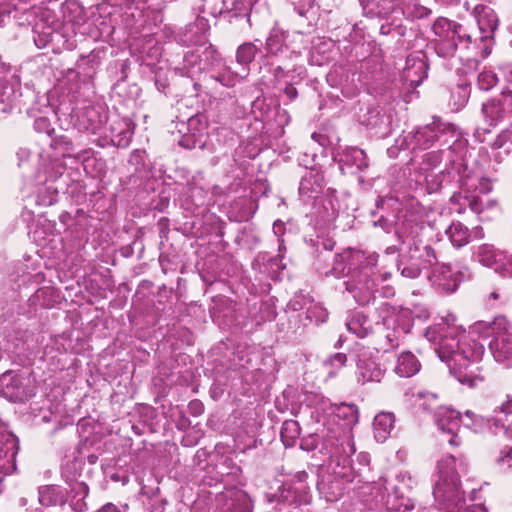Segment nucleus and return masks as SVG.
<instances>
[{
  "mask_svg": "<svg viewBox=\"0 0 512 512\" xmlns=\"http://www.w3.org/2000/svg\"><path fill=\"white\" fill-rule=\"evenodd\" d=\"M512 326L505 316H497L493 321H478L467 334L456 324L452 314L441 318V321L429 327L425 332L428 341L436 344L435 352L439 359L446 363L449 372L455 380L462 384H474L485 381L480 373L470 369L471 364L480 360L484 354V345L477 342L472 333L483 338L493 339L512 335Z\"/></svg>",
  "mask_w": 512,
  "mask_h": 512,
  "instance_id": "nucleus-1",
  "label": "nucleus"
},
{
  "mask_svg": "<svg viewBox=\"0 0 512 512\" xmlns=\"http://www.w3.org/2000/svg\"><path fill=\"white\" fill-rule=\"evenodd\" d=\"M427 232L429 229L419 224H411L403 231L402 243L407 251L401 255L398 264L402 276L415 279L423 269L437 264L435 250L425 241Z\"/></svg>",
  "mask_w": 512,
  "mask_h": 512,
  "instance_id": "nucleus-2",
  "label": "nucleus"
},
{
  "mask_svg": "<svg viewBox=\"0 0 512 512\" xmlns=\"http://www.w3.org/2000/svg\"><path fill=\"white\" fill-rule=\"evenodd\" d=\"M378 323L383 326L382 335L386 341L385 352L397 349L404 343L413 326L412 313L409 309H397L387 302L377 309Z\"/></svg>",
  "mask_w": 512,
  "mask_h": 512,
  "instance_id": "nucleus-3",
  "label": "nucleus"
},
{
  "mask_svg": "<svg viewBox=\"0 0 512 512\" xmlns=\"http://www.w3.org/2000/svg\"><path fill=\"white\" fill-rule=\"evenodd\" d=\"M432 31L434 48L440 57H453L458 48L470 49L472 45L471 35L466 29L447 18H437L432 25Z\"/></svg>",
  "mask_w": 512,
  "mask_h": 512,
  "instance_id": "nucleus-4",
  "label": "nucleus"
},
{
  "mask_svg": "<svg viewBox=\"0 0 512 512\" xmlns=\"http://www.w3.org/2000/svg\"><path fill=\"white\" fill-rule=\"evenodd\" d=\"M415 403L424 409L436 411V421L438 428L447 434H451L448 442L452 446H459L461 440L457 435L460 428V413L448 406L440 404V400L437 393L428 391L427 389L418 391L415 395Z\"/></svg>",
  "mask_w": 512,
  "mask_h": 512,
  "instance_id": "nucleus-5",
  "label": "nucleus"
},
{
  "mask_svg": "<svg viewBox=\"0 0 512 512\" xmlns=\"http://www.w3.org/2000/svg\"><path fill=\"white\" fill-rule=\"evenodd\" d=\"M459 136L460 133L453 124L435 119L431 124L418 128L414 133H409L405 141L412 150H424L430 148L435 141L452 147Z\"/></svg>",
  "mask_w": 512,
  "mask_h": 512,
  "instance_id": "nucleus-6",
  "label": "nucleus"
},
{
  "mask_svg": "<svg viewBox=\"0 0 512 512\" xmlns=\"http://www.w3.org/2000/svg\"><path fill=\"white\" fill-rule=\"evenodd\" d=\"M377 260V254L366 255L363 251L348 248L334 256L330 274L336 278H340L346 273L357 270V267L376 265Z\"/></svg>",
  "mask_w": 512,
  "mask_h": 512,
  "instance_id": "nucleus-7",
  "label": "nucleus"
},
{
  "mask_svg": "<svg viewBox=\"0 0 512 512\" xmlns=\"http://www.w3.org/2000/svg\"><path fill=\"white\" fill-rule=\"evenodd\" d=\"M375 265L367 267H357L351 278L345 283L346 290L353 295V298L361 305L369 303L376 287L374 279L371 277L372 268Z\"/></svg>",
  "mask_w": 512,
  "mask_h": 512,
  "instance_id": "nucleus-8",
  "label": "nucleus"
},
{
  "mask_svg": "<svg viewBox=\"0 0 512 512\" xmlns=\"http://www.w3.org/2000/svg\"><path fill=\"white\" fill-rule=\"evenodd\" d=\"M512 114V91H503L498 97L491 98L482 104V115L489 127Z\"/></svg>",
  "mask_w": 512,
  "mask_h": 512,
  "instance_id": "nucleus-9",
  "label": "nucleus"
},
{
  "mask_svg": "<svg viewBox=\"0 0 512 512\" xmlns=\"http://www.w3.org/2000/svg\"><path fill=\"white\" fill-rule=\"evenodd\" d=\"M428 65L423 56L409 55L406 58L401 78L410 87L419 86L427 77Z\"/></svg>",
  "mask_w": 512,
  "mask_h": 512,
  "instance_id": "nucleus-10",
  "label": "nucleus"
},
{
  "mask_svg": "<svg viewBox=\"0 0 512 512\" xmlns=\"http://www.w3.org/2000/svg\"><path fill=\"white\" fill-rule=\"evenodd\" d=\"M432 268V279L435 284L446 292H454L457 289L459 280L450 265L437 262Z\"/></svg>",
  "mask_w": 512,
  "mask_h": 512,
  "instance_id": "nucleus-11",
  "label": "nucleus"
},
{
  "mask_svg": "<svg viewBox=\"0 0 512 512\" xmlns=\"http://www.w3.org/2000/svg\"><path fill=\"white\" fill-rule=\"evenodd\" d=\"M339 162L356 171H364L368 168L369 162L364 150L358 147H346L339 154Z\"/></svg>",
  "mask_w": 512,
  "mask_h": 512,
  "instance_id": "nucleus-12",
  "label": "nucleus"
},
{
  "mask_svg": "<svg viewBox=\"0 0 512 512\" xmlns=\"http://www.w3.org/2000/svg\"><path fill=\"white\" fill-rule=\"evenodd\" d=\"M505 251L499 250L492 244L484 243L474 248L473 258L481 265L493 268L503 260Z\"/></svg>",
  "mask_w": 512,
  "mask_h": 512,
  "instance_id": "nucleus-13",
  "label": "nucleus"
},
{
  "mask_svg": "<svg viewBox=\"0 0 512 512\" xmlns=\"http://www.w3.org/2000/svg\"><path fill=\"white\" fill-rule=\"evenodd\" d=\"M512 335L503 336L502 338L492 339L489 343L494 359L504 364L512 366Z\"/></svg>",
  "mask_w": 512,
  "mask_h": 512,
  "instance_id": "nucleus-14",
  "label": "nucleus"
},
{
  "mask_svg": "<svg viewBox=\"0 0 512 512\" xmlns=\"http://www.w3.org/2000/svg\"><path fill=\"white\" fill-rule=\"evenodd\" d=\"M106 120V114L96 107H87L78 117L79 125L94 134L100 131Z\"/></svg>",
  "mask_w": 512,
  "mask_h": 512,
  "instance_id": "nucleus-15",
  "label": "nucleus"
},
{
  "mask_svg": "<svg viewBox=\"0 0 512 512\" xmlns=\"http://www.w3.org/2000/svg\"><path fill=\"white\" fill-rule=\"evenodd\" d=\"M477 23L481 31L480 40L483 41L491 37L498 27V17L489 7H482L478 10Z\"/></svg>",
  "mask_w": 512,
  "mask_h": 512,
  "instance_id": "nucleus-16",
  "label": "nucleus"
},
{
  "mask_svg": "<svg viewBox=\"0 0 512 512\" xmlns=\"http://www.w3.org/2000/svg\"><path fill=\"white\" fill-rule=\"evenodd\" d=\"M323 177L322 175L314 170L307 171L302 177L299 192L303 196L309 198L315 197L314 194H318L322 189Z\"/></svg>",
  "mask_w": 512,
  "mask_h": 512,
  "instance_id": "nucleus-17",
  "label": "nucleus"
},
{
  "mask_svg": "<svg viewBox=\"0 0 512 512\" xmlns=\"http://www.w3.org/2000/svg\"><path fill=\"white\" fill-rule=\"evenodd\" d=\"M421 367L420 362L411 352L402 353L395 366V372L400 377L409 378L419 372Z\"/></svg>",
  "mask_w": 512,
  "mask_h": 512,
  "instance_id": "nucleus-18",
  "label": "nucleus"
},
{
  "mask_svg": "<svg viewBox=\"0 0 512 512\" xmlns=\"http://www.w3.org/2000/svg\"><path fill=\"white\" fill-rule=\"evenodd\" d=\"M299 68L294 65H278L273 69L275 85L279 88L290 84H296L300 79Z\"/></svg>",
  "mask_w": 512,
  "mask_h": 512,
  "instance_id": "nucleus-19",
  "label": "nucleus"
},
{
  "mask_svg": "<svg viewBox=\"0 0 512 512\" xmlns=\"http://www.w3.org/2000/svg\"><path fill=\"white\" fill-rule=\"evenodd\" d=\"M489 133V129L478 127L474 132V137L481 143L488 142L494 149H500L507 144L512 146V124L507 129L501 131L492 142H489L487 139Z\"/></svg>",
  "mask_w": 512,
  "mask_h": 512,
  "instance_id": "nucleus-20",
  "label": "nucleus"
},
{
  "mask_svg": "<svg viewBox=\"0 0 512 512\" xmlns=\"http://www.w3.org/2000/svg\"><path fill=\"white\" fill-rule=\"evenodd\" d=\"M358 371H359V381H362L363 384L366 382H376L379 383L382 380L384 371L381 369L380 365L375 361H364L360 360L358 363Z\"/></svg>",
  "mask_w": 512,
  "mask_h": 512,
  "instance_id": "nucleus-21",
  "label": "nucleus"
},
{
  "mask_svg": "<svg viewBox=\"0 0 512 512\" xmlns=\"http://www.w3.org/2000/svg\"><path fill=\"white\" fill-rule=\"evenodd\" d=\"M438 467L441 477L445 481L449 480L453 490L457 492L460 484V476L456 469V458L453 455H449L441 460Z\"/></svg>",
  "mask_w": 512,
  "mask_h": 512,
  "instance_id": "nucleus-22",
  "label": "nucleus"
},
{
  "mask_svg": "<svg viewBox=\"0 0 512 512\" xmlns=\"http://www.w3.org/2000/svg\"><path fill=\"white\" fill-rule=\"evenodd\" d=\"M468 207L476 214L484 212H498L500 210L499 203L496 199H483L478 195H467Z\"/></svg>",
  "mask_w": 512,
  "mask_h": 512,
  "instance_id": "nucleus-23",
  "label": "nucleus"
},
{
  "mask_svg": "<svg viewBox=\"0 0 512 512\" xmlns=\"http://www.w3.org/2000/svg\"><path fill=\"white\" fill-rule=\"evenodd\" d=\"M446 234L452 245L456 248L465 246L470 240V231L461 222L451 223V225L446 229Z\"/></svg>",
  "mask_w": 512,
  "mask_h": 512,
  "instance_id": "nucleus-24",
  "label": "nucleus"
},
{
  "mask_svg": "<svg viewBox=\"0 0 512 512\" xmlns=\"http://www.w3.org/2000/svg\"><path fill=\"white\" fill-rule=\"evenodd\" d=\"M347 329L359 338L366 337L372 331V323L362 313H355L346 323Z\"/></svg>",
  "mask_w": 512,
  "mask_h": 512,
  "instance_id": "nucleus-25",
  "label": "nucleus"
},
{
  "mask_svg": "<svg viewBox=\"0 0 512 512\" xmlns=\"http://www.w3.org/2000/svg\"><path fill=\"white\" fill-rule=\"evenodd\" d=\"M300 425L296 420H286L281 428V440L286 447H293L300 436Z\"/></svg>",
  "mask_w": 512,
  "mask_h": 512,
  "instance_id": "nucleus-26",
  "label": "nucleus"
},
{
  "mask_svg": "<svg viewBox=\"0 0 512 512\" xmlns=\"http://www.w3.org/2000/svg\"><path fill=\"white\" fill-rule=\"evenodd\" d=\"M132 135L133 132L126 122L119 123V129L115 127L111 129V140L118 147H127L131 142Z\"/></svg>",
  "mask_w": 512,
  "mask_h": 512,
  "instance_id": "nucleus-27",
  "label": "nucleus"
},
{
  "mask_svg": "<svg viewBox=\"0 0 512 512\" xmlns=\"http://www.w3.org/2000/svg\"><path fill=\"white\" fill-rule=\"evenodd\" d=\"M464 185L471 190L474 195L487 194L492 190L490 179L485 177L470 178L464 181Z\"/></svg>",
  "mask_w": 512,
  "mask_h": 512,
  "instance_id": "nucleus-28",
  "label": "nucleus"
},
{
  "mask_svg": "<svg viewBox=\"0 0 512 512\" xmlns=\"http://www.w3.org/2000/svg\"><path fill=\"white\" fill-rule=\"evenodd\" d=\"M285 41V34L282 30L274 28L270 31L266 40V47L270 53L277 54L282 50Z\"/></svg>",
  "mask_w": 512,
  "mask_h": 512,
  "instance_id": "nucleus-29",
  "label": "nucleus"
},
{
  "mask_svg": "<svg viewBox=\"0 0 512 512\" xmlns=\"http://www.w3.org/2000/svg\"><path fill=\"white\" fill-rule=\"evenodd\" d=\"M347 361V356L344 353H335L331 355L325 362L324 368L326 369L329 377H333L342 369Z\"/></svg>",
  "mask_w": 512,
  "mask_h": 512,
  "instance_id": "nucleus-30",
  "label": "nucleus"
},
{
  "mask_svg": "<svg viewBox=\"0 0 512 512\" xmlns=\"http://www.w3.org/2000/svg\"><path fill=\"white\" fill-rule=\"evenodd\" d=\"M257 51V47L251 42L240 45L236 53L237 62L240 64L251 63L255 58Z\"/></svg>",
  "mask_w": 512,
  "mask_h": 512,
  "instance_id": "nucleus-31",
  "label": "nucleus"
},
{
  "mask_svg": "<svg viewBox=\"0 0 512 512\" xmlns=\"http://www.w3.org/2000/svg\"><path fill=\"white\" fill-rule=\"evenodd\" d=\"M441 160V151L438 150L427 152L422 156V161L419 163V169L422 172L427 173L430 170H433L435 167H437V165L440 164Z\"/></svg>",
  "mask_w": 512,
  "mask_h": 512,
  "instance_id": "nucleus-32",
  "label": "nucleus"
},
{
  "mask_svg": "<svg viewBox=\"0 0 512 512\" xmlns=\"http://www.w3.org/2000/svg\"><path fill=\"white\" fill-rule=\"evenodd\" d=\"M498 82L497 75L491 70H483L478 74L477 86L480 90L488 91Z\"/></svg>",
  "mask_w": 512,
  "mask_h": 512,
  "instance_id": "nucleus-33",
  "label": "nucleus"
},
{
  "mask_svg": "<svg viewBox=\"0 0 512 512\" xmlns=\"http://www.w3.org/2000/svg\"><path fill=\"white\" fill-rule=\"evenodd\" d=\"M446 174L444 171H440L439 173L427 172L424 181L427 186V190L429 193L437 192L446 179Z\"/></svg>",
  "mask_w": 512,
  "mask_h": 512,
  "instance_id": "nucleus-34",
  "label": "nucleus"
},
{
  "mask_svg": "<svg viewBox=\"0 0 512 512\" xmlns=\"http://www.w3.org/2000/svg\"><path fill=\"white\" fill-rule=\"evenodd\" d=\"M461 189V192H455L450 198V202L453 205H459V208L456 209V212L459 214L464 212L462 206L467 205V199L465 197L467 195H473L471 190L464 185V181L461 183Z\"/></svg>",
  "mask_w": 512,
  "mask_h": 512,
  "instance_id": "nucleus-35",
  "label": "nucleus"
},
{
  "mask_svg": "<svg viewBox=\"0 0 512 512\" xmlns=\"http://www.w3.org/2000/svg\"><path fill=\"white\" fill-rule=\"evenodd\" d=\"M23 386H0V394L11 402H23L26 397L22 395Z\"/></svg>",
  "mask_w": 512,
  "mask_h": 512,
  "instance_id": "nucleus-36",
  "label": "nucleus"
},
{
  "mask_svg": "<svg viewBox=\"0 0 512 512\" xmlns=\"http://www.w3.org/2000/svg\"><path fill=\"white\" fill-rule=\"evenodd\" d=\"M213 78L224 86L233 87L238 81V74L226 67L218 75L213 76Z\"/></svg>",
  "mask_w": 512,
  "mask_h": 512,
  "instance_id": "nucleus-37",
  "label": "nucleus"
},
{
  "mask_svg": "<svg viewBox=\"0 0 512 512\" xmlns=\"http://www.w3.org/2000/svg\"><path fill=\"white\" fill-rule=\"evenodd\" d=\"M494 270L503 277L512 276V254H508L505 251V256L503 257V260H500L499 263L496 264Z\"/></svg>",
  "mask_w": 512,
  "mask_h": 512,
  "instance_id": "nucleus-38",
  "label": "nucleus"
},
{
  "mask_svg": "<svg viewBox=\"0 0 512 512\" xmlns=\"http://www.w3.org/2000/svg\"><path fill=\"white\" fill-rule=\"evenodd\" d=\"M307 318L314 321L316 324L324 322L327 318V311L319 305L311 306L307 310Z\"/></svg>",
  "mask_w": 512,
  "mask_h": 512,
  "instance_id": "nucleus-39",
  "label": "nucleus"
},
{
  "mask_svg": "<svg viewBox=\"0 0 512 512\" xmlns=\"http://www.w3.org/2000/svg\"><path fill=\"white\" fill-rule=\"evenodd\" d=\"M496 463L501 466L512 467V447L505 446L499 456L496 458Z\"/></svg>",
  "mask_w": 512,
  "mask_h": 512,
  "instance_id": "nucleus-40",
  "label": "nucleus"
},
{
  "mask_svg": "<svg viewBox=\"0 0 512 512\" xmlns=\"http://www.w3.org/2000/svg\"><path fill=\"white\" fill-rule=\"evenodd\" d=\"M380 32L381 34H391V33H396L397 35H403L404 32H403V28L401 26H392L390 24H383L381 25L380 27Z\"/></svg>",
  "mask_w": 512,
  "mask_h": 512,
  "instance_id": "nucleus-41",
  "label": "nucleus"
},
{
  "mask_svg": "<svg viewBox=\"0 0 512 512\" xmlns=\"http://www.w3.org/2000/svg\"><path fill=\"white\" fill-rule=\"evenodd\" d=\"M34 126H35V129L38 130V131H44L46 132L48 135H50V132L53 131V129H49L48 126V120L44 117H40L38 119L35 120V123H34Z\"/></svg>",
  "mask_w": 512,
  "mask_h": 512,
  "instance_id": "nucleus-42",
  "label": "nucleus"
},
{
  "mask_svg": "<svg viewBox=\"0 0 512 512\" xmlns=\"http://www.w3.org/2000/svg\"><path fill=\"white\" fill-rule=\"evenodd\" d=\"M385 426H392V417L390 414L387 413H381L375 417V425H382Z\"/></svg>",
  "mask_w": 512,
  "mask_h": 512,
  "instance_id": "nucleus-43",
  "label": "nucleus"
},
{
  "mask_svg": "<svg viewBox=\"0 0 512 512\" xmlns=\"http://www.w3.org/2000/svg\"><path fill=\"white\" fill-rule=\"evenodd\" d=\"M293 85L294 84H290L280 88L281 90L284 91L285 95L289 98V100H294L298 95L297 90Z\"/></svg>",
  "mask_w": 512,
  "mask_h": 512,
  "instance_id": "nucleus-44",
  "label": "nucleus"
},
{
  "mask_svg": "<svg viewBox=\"0 0 512 512\" xmlns=\"http://www.w3.org/2000/svg\"><path fill=\"white\" fill-rule=\"evenodd\" d=\"M458 277L459 283L465 279H469L472 276V273L468 267H463L462 269L454 272Z\"/></svg>",
  "mask_w": 512,
  "mask_h": 512,
  "instance_id": "nucleus-45",
  "label": "nucleus"
},
{
  "mask_svg": "<svg viewBox=\"0 0 512 512\" xmlns=\"http://www.w3.org/2000/svg\"><path fill=\"white\" fill-rule=\"evenodd\" d=\"M463 512H488L483 505H472L463 510Z\"/></svg>",
  "mask_w": 512,
  "mask_h": 512,
  "instance_id": "nucleus-46",
  "label": "nucleus"
},
{
  "mask_svg": "<svg viewBox=\"0 0 512 512\" xmlns=\"http://www.w3.org/2000/svg\"><path fill=\"white\" fill-rule=\"evenodd\" d=\"M97 512H120V511L114 504L107 503Z\"/></svg>",
  "mask_w": 512,
  "mask_h": 512,
  "instance_id": "nucleus-47",
  "label": "nucleus"
},
{
  "mask_svg": "<svg viewBox=\"0 0 512 512\" xmlns=\"http://www.w3.org/2000/svg\"><path fill=\"white\" fill-rule=\"evenodd\" d=\"M501 412L505 414H511L512 413V399L503 403L500 407Z\"/></svg>",
  "mask_w": 512,
  "mask_h": 512,
  "instance_id": "nucleus-48",
  "label": "nucleus"
},
{
  "mask_svg": "<svg viewBox=\"0 0 512 512\" xmlns=\"http://www.w3.org/2000/svg\"><path fill=\"white\" fill-rule=\"evenodd\" d=\"M190 137L189 136H184L182 138V140L179 142V144L185 148H188V149H191V148H194L196 145H195V142H193L192 144H190Z\"/></svg>",
  "mask_w": 512,
  "mask_h": 512,
  "instance_id": "nucleus-49",
  "label": "nucleus"
},
{
  "mask_svg": "<svg viewBox=\"0 0 512 512\" xmlns=\"http://www.w3.org/2000/svg\"><path fill=\"white\" fill-rule=\"evenodd\" d=\"M500 298V294L497 290L491 292L487 298V302L489 304H493V302L497 301Z\"/></svg>",
  "mask_w": 512,
  "mask_h": 512,
  "instance_id": "nucleus-50",
  "label": "nucleus"
},
{
  "mask_svg": "<svg viewBox=\"0 0 512 512\" xmlns=\"http://www.w3.org/2000/svg\"><path fill=\"white\" fill-rule=\"evenodd\" d=\"M504 433L507 438L512 440V421L507 425H504Z\"/></svg>",
  "mask_w": 512,
  "mask_h": 512,
  "instance_id": "nucleus-51",
  "label": "nucleus"
},
{
  "mask_svg": "<svg viewBox=\"0 0 512 512\" xmlns=\"http://www.w3.org/2000/svg\"><path fill=\"white\" fill-rule=\"evenodd\" d=\"M506 77L512 83V64L506 66Z\"/></svg>",
  "mask_w": 512,
  "mask_h": 512,
  "instance_id": "nucleus-52",
  "label": "nucleus"
},
{
  "mask_svg": "<svg viewBox=\"0 0 512 512\" xmlns=\"http://www.w3.org/2000/svg\"><path fill=\"white\" fill-rule=\"evenodd\" d=\"M283 223H281L280 221H276L274 223V226H273V229H274V232L275 233H278L279 231H281V229L283 228Z\"/></svg>",
  "mask_w": 512,
  "mask_h": 512,
  "instance_id": "nucleus-53",
  "label": "nucleus"
},
{
  "mask_svg": "<svg viewBox=\"0 0 512 512\" xmlns=\"http://www.w3.org/2000/svg\"><path fill=\"white\" fill-rule=\"evenodd\" d=\"M459 465H460V467H461V470H462L463 472H466V470H467V465H466V463H465L462 459H460V464H459Z\"/></svg>",
  "mask_w": 512,
  "mask_h": 512,
  "instance_id": "nucleus-54",
  "label": "nucleus"
},
{
  "mask_svg": "<svg viewBox=\"0 0 512 512\" xmlns=\"http://www.w3.org/2000/svg\"><path fill=\"white\" fill-rule=\"evenodd\" d=\"M441 492H442L441 485H440V484H438V485L436 486V488H435L434 493H435V495L438 497V496L440 495V493H441Z\"/></svg>",
  "mask_w": 512,
  "mask_h": 512,
  "instance_id": "nucleus-55",
  "label": "nucleus"
},
{
  "mask_svg": "<svg viewBox=\"0 0 512 512\" xmlns=\"http://www.w3.org/2000/svg\"><path fill=\"white\" fill-rule=\"evenodd\" d=\"M349 409L351 410L352 413H357L358 410H357V407L354 405V404H350L348 405Z\"/></svg>",
  "mask_w": 512,
  "mask_h": 512,
  "instance_id": "nucleus-56",
  "label": "nucleus"
},
{
  "mask_svg": "<svg viewBox=\"0 0 512 512\" xmlns=\"http://www.w3.org/2000/svg\"><path fill=\"white\" fill-rule=\"evenodd\" d=\"M342 343H343V341H342V338L340 337V338L338 339L337 343L335 344V347H336V348H340V347L342 346Z\"/></svg>",
  "mask_w": 512,
  "mask_h": 512,
  "instance_id": "nucleus-57",
  "label": "nucleus"
},
{
  "mask_svg": "<svg viewBox=\"0 0 512 512\" xmlns=\"http://www.w3.org/2000/svg\"><path fill=\"white\" fill-rule=\"evenodd\" d=\"M476 233H477V237H479V238L483 237L482 229H479Z\"/></svg>",
  "mask_w": 512,
  "mask_h": 512,
  "instance_id": "nucleus-58",
  "label": "nucleus"
},
{
  "mask_svg": "<svg viewBox=\"0 0 512 512\" xmlns=\"http://www.w3.org/2000/svg\"><path fill=\"white\" fill-rule=\"evenodd\" d=\"M291 57L296 58V57H298V54L295 51H292L291 52Z\"/></svg>",
  "mask_w": 512,
  "mask_h": 512,
  "instance_id": "nucleus-59",
  "label": "nucleus"
},
{
  "mask_svg": "<svg viewBox=\"0 0 512 512\" xmlns=\"http://www.w3.org/2000/svg\"><path fill=\"white\" fill-rule=\"evenodd\" d=\"M392 8H393V4H392V3H389V6H388L387 10H388V11H391V10H392Z\"/></svg>",
  "mask_w": 512,
  "mask_h": 512,
  "instance_id": "nucleus-60",
  "label": "nucleus"
},
{
  "mask_svg": "<svg viewBox=\"0 0 512 512\" xmlns=\"http://www.w3.org/2000/svg\"><path fill=\"white\" fill-rule=\"evenodd\" d=\"M376 124H377V121H375V122H373V123H372V122H368V123H367V125H376Z\"/></svg>",
  "mask_w": 512,
  "mask_h": 512,
  "instance_id": "nucleus-61",
  "label": "nucleus"
},
{
  "mask_svg": "<svg viewBox=\"0 0 512 512\" xmlns=\"http://www.w3.org/2000/svg\"><path fill=\"white\" fill-rule=\"evenodd\" d=\"M193 122H194V119H190L189 125H192Z\"/></svg>",
  "mask_w": 512,
  "mask_h": 512,
  "instance_id": "nucleus-62",
  "label": "nucleus"
},
{
  "mask_svg": "<svg viewBox=\"0 0 512 512\" xmlns=\"http://www.w3.org/2000/svg\"><path fill=\"white\" fill-rule=\"evenodd\" d=\"M511 45H512V40H511Z\"/></svg>",
  "mask_w": 512,
  "mask_h": 512,
  "instance_id": "nucleus-63",
  "label": "nucleus"
}]
</instances>
